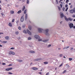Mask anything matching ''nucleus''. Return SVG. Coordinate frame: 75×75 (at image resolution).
Listing matches in <instances>:
<instances>
[{"instance_id":"obj_55","label":"nucleus","mask_w":75,"mask_h":75,"mask_svg":"<svg viewBox=\"0 0 75 75\" xmlns=\"http://www.w3.org/2000/svg\"><path fill=\"white\" fill-rule=\"evenodd\" d=\"M12 65V64H10L9 65H8L9 67H10V66H11Z\"/></svg>"},{"instance_id":"obj_47","label":"nucleus","mask_w":75,"mask_h":75,"mask_svg":"<svg viewBox=\"0 0 75 75\" xmlns=\"http://www.w3.org/2000/svg\"><path fill=\"white\" fill-rule=\"evenodd\" d=\"M60 6H61V8H62V4H60Z\"/></svg>"},{"instance_id":"obj_4","label":"nucleus","mask_w":75,"mask_h":75,"mask_svg":"<svg viewBox=\"0 0 75 75\" xmlns=\"http://www.w3.org/2000/svg\"><path fill=\"white\" fill-rule=\"evenodd\" d=\"M38 30L39 32L40 33H42V31H44V30L41 28H38Z\"/></svg>"},{"instance_id":"obj_8","label":"nucleus","mask_w":75,"mask_h":75,"mask_svg":"<svg viewBox=\"0 0 75 75\" xmlns=\"http://www.w3.org/2000/svg\"><path fill=\"white\" fill-rule=\"evenodd\" d=\"M32 69L33 70H34L35 71H37V70H38V68L37 67H33Z\"/></svg>"},{"instance_id":"obj_46","label":"nucleus","mask_w":75,"mask_h":75,"mask_svg":"<svg viewBox=\"0 0 75 75\" xmlns=\"http://www.w3.org/2000/svg\"><path fill=\"white\" fill-rule=\"evenodd\" d=\"M68 2H69V0H66V3H67Z\"/></svg>"},{"instance_id":"obj_16","label":"nucleus","mask_w":75,"mask_h":75,"mask_svg":"<svg viewBox=\"0 0 75 75\" xmlns=\"http://www.w3.org/2000/svg\"><path fill=\"white\" fill-rule=\"evenodd\" d=\"M5 38L6 40H9V37L8 36H6L5 37Z\"/></svg>"},{"instance_id":"obj_43","label":"nucleus","mask_w":75,"mask_h":75,"mask_svg":"<svg viewBox=\"0 0 75 75\" xmlns=\"http://www.w3.org/2000/svg\"><path fill=\"white\" fill-rule=\"evenodd\" d=\"M42 41V39H38V41Z\"/></svg>"},{"instance_id":"obj_44","label":"nucleus","mask_w":75,"mask_h":75,"mask_svg":"<svg viewBox=\"0 0 75 75\" xmlns=\"http://www.w3.org/2000/svg\"><path fill=\"white\" fill-rule=\"evenodd\" d=\"M11 50H14V47H11L10 48Z\"/></svg>"},{"instance_id":"obj_54","label":"nucleus","mask_w":75,"mask_h":75,"mask_svg":"<svg viewBox=\"0 0 75 75\" xmlns=\"http://www.w3.org/2000/svg\"><path fill=\"white\" fill-rule=\"evenodd\" d=\"M62 10H63V11H64L65 10V8L64 7H63L62 8Z\"/></svg>"},{"instance_id":"obj_3","label":"nucleus","mask_w":75,"mask_h":75,"mask_svg":"<svg viewBox=\"0 0 75 75\" xmlns=\"http://www.w3.org/2000/svg\"><path fill=\"white\" fill-rule=\"evenodd\" d=\"M69 26L70 27V28H72L74 27V24L72 23L69 24Z\"/></svg>"},{"instance_id":"obj_32","label":"nucleus","mask_w":75,"mask_h":75,"mask_svg":"<svg viewBox=\"0 0 75 75\" xmlns=\"http://www.w3.org/2000/svg\"><path fill=\"white\" fill-rule=\"evenodd\" d=\"M56 2L57 4H58V0H56Z\"/></svg>"},{"instance_id":"obj_28","label":"nucleus","mask_w":75,"mask_h":75,"mask_svg":"<svg viewBox=\"0 0 75 75\" xmlns=\"http://www.w3.org/2000/svg\"><path fill=\"white\" fill-rule=\"evenodd\" d=\"M67 72V71L66 70H64L63 72H62V74H65V72Z\"/></svg>"},{"instance_id":"obj_10","label":"nucleus","mask_w":75,"mask_h":75,"mask_svg":"<svg viewBox=\"0 0 75 75\" xmlns=\"http://www.w3.org/2000/svg\"><path fill=\"white\" fill-rule=\"evenodd\" d=\"M12 69H13V68H8V69H6V71H10V70H11Z\"/></svg>"},{"instance_id":"obj_48","label":"nucleus","mask_w":75,"mask_h":75,"mask_svg":"<svg viewBox=\"0 0 75 75\" xmlns=\"http://www.w3.org/2000/svg\"><path fill=\"white\" fill-rule=\"evenodd\" d=\"M51 45H49L47 46V47H51Z\"/></svg>"},{"instance_id":"obj_33","label":"nucleus","mask_w":75,"mask_h":75,"mask_svg":"<svg viewBox=\"0 0 75 75\" xmlns=\"http://www.w3.org/2000/svg\"><path fill=\"white\" fill-rule=\"evenodd\" d=\"M29 3H30V1H29V0H27V4H29Z\"/></svg>"},{"instance_id":"obj_60","label":"nucleus","mask_w":75,"mask_h":75,"mask_svg":"<svg viewBox=\"0 0 75 75\" xmlns=\"http://www.w3.org/2000/svg\"><path fill=\"white\" fill-rule=\"evenodd\" d=\"M18 40H20V37H19L18 38Z\"/></svg>"},{"instance_id":"obj_20","label":"nucleus","mask_w":75,"mask_h":75,"mask_svg":"<svg viewBox=\"0 0 75 75\" xmlns=\"http://www.w3.org/2000/svg\"><path fill=\"white\" fill-rule=\"evenodd\" d=\"M28 28L30 30H31V26L29 25Z\"/></svg>"},{"instance_id":"obj_45","label":"nucleus","mask_w":75,"mask_h":75,"mask_svg":"<svg viewBox=\"0 0 75 75\" xmlns=\"http://www.w3.org/2000/svg\"><path fill=\"white\" fill-rule=\"evenodd\" d=\"M69 48V46H68L66 47V49H68V48Z\"/></svg>"},{"instance_id":"obj_36","label":"nucleus","mask_w":75,"mask_h":75,"mask_svg":"<svg viewBox=\"0 0 75 75\" xmlns=\"http://www.w3.org/2000/svg\"><path fill=\"white\" fill-rule=\"evenodd\" d=\"M8 74H10V75H12V74H13V73L9 72L8 73Z\"/></svg>"},{"instance_id":"obj_5","label":"nucleus","mask_w":75,"mask_h":75,"mask_svg":"<svg viewBox=\"0 0 75 75\" xmlns=\"http://www.w3.org/2000/svg\"><path fill=\"white\" fill-rule=\"evenodd\" d=\"M75 8H74L73 9H72L71 10H70L69 11L70 13H71V14H72L74 13H75Z\"/></svg>"},{"instance_id":"obj_56","label":"nucleus","mask_w":75,"mask_h":75,"mask_svg":"<svg viewBox=\"0 0 75 75\" xmlns=\"http://www.w3.org/2000/svg\"><path fill=\"white\" fill-rule=\"evenodd\" d=\"M72 8V5H71L70 6V8Z\"/></svg>"},{"instance_id":"obj_40","label":"nucleus","mask_w":75,"mask_h":75,"mask_svg":"<svg viewBox=\"0 0 75 75\" xmlns=\"http://www.w3.org/2000/svg\"><path fill=\"white\" fill-rule=\"evenodd\" d=\"M18 29L19 30H21V27H20V26H19L18 27Z\"/></svg>"},{"instance_id":"obj_49","label":"nucleus","mask_w":75,"mask_h":75,"mask_svg":"<svg viewBox=\"0 0 75 75\" xmlns=\"http://www.w3.org/2000/svg\"><path fill=\"white\" fill-rule=\"evenodd\" d=\"M65 7L66 8L68 7V5L66 4L65 6Z\"/></svg>"},{"instance_id":"obj_41","label":"nucleus","mask_w":75,"mask_h":75,"mask_svg":"<svg viewBox=\"0 0 75 75\" xmlns=\"http://www.w3.org/2000/svg\"><path fill=\"white\" fill-rule=\"evenodd\" d=\"M2 64L3 65H6V63H2Z\"/></svg>"},{"instance_id":"obj_50","label":"nucleus","mask_w":75,"mask_h":75,"mask_svg":"<svg viewBox=\"0 0 75 75\" xmlns=\"http://www.w3.org/2000/svg\"><path fill=\"white\" fill-rule=\"evenodd\" d=\"M62 65V64L59 65V67H61Z\"/></svg>"},{"instance_id":"obj_21","label":"nucleus","mask_w":75,"mask_h":75,"mask_svg":"<svg viewBox=\"0 0 75 75\" xmlns=\"http://www.w3.org/2000/svg\"><path fill=\"white\" fill-rule=\"evenodd\" d=\"M14 13V11H10V13L11 14H13Z\"/></svg>"},{"instance_id":"obj_37","label":"nucleus","mask_w":75,"mask_h":75,"mask_svg":"<svg viewBox=\"0 0 75 75\" xmlns=\"http://www.w3.org/2000/svg\"><path fill=\"white\" fill-rule=\"evenodd\" d=\"M12 55H15V53L14 52H12Z\"/></svg>"},{"instance_id":"obj_15","label":"nucleus","mask_w":75,"mask_h":75,"mask_svg":"<svg viewBox=\"0 0 75 75\" xmlns=\"http://www.w3.org/2000/svg\"><path fill=\"white\" fill-rule=\"evenodd\" d=\"M28 17V15H27V14H26L25 15V20H26L27 19Z\"/></svg>"},{"instance_id":"obj_17","label":"nucleus","mask_w":75,"mask_h":75,"mask_svg":"<svg viewBox=\"0 0 75 75\" xmlns=\"http://www.w3.org/2000/svg\"><path fill=\"white\" fill-rule=\"evenodd\" d=\"M8 25L9 27H12V24H11V23H9Z\"/></svg>"},{"instance_id":"obj_53","label":"nucleus","mask_w":75,"mask_h":75,"mask_svg":"<svg viewBox=\"0 0 75 75\" xmlns=\"http://www.w3.org/2000/svg\"><path fill=\"white\" fill-rule=\"evenodd\" d=\"M73 49H74V48L73 47H72L70 49V50H73Z\"/></svg>"},{"instance_id":"obj_51","label":"nucleus","mask_w":75,"mask_h":75,"mask_svg":"<svg viewBox=\"0 0 75 75\" xmlns=\"http://www.w3.org/2000/svg\"><path fill=\"white\" fill-rule=\"evenodd\" d=\"M72 17L73 18L75 17V15H72Z\"/></svg>"},{"instance_id":"obj_19","label":"nucleus","mask_w":75,"mask_h":75,"mask_svg":"<svg viewBox=\"0 0 75 75\" xmlns=\"http://www.w3.org/2000/svg\"><path fill=\"white\" fill-rule=\"evenodd\" d=\"M7 42L6 41H2L1 43H3V44H5V43H7Z\"/></svg>"},{"instance_id":"obj_23","label":"nucleus","mask_w":75,"mask_h":75,"mask_svg":"<svg viewBox=\"0 0 75 75\" xmlns=\"http://www.w3.org/2000/svg\"><path fill=\"white\" fill-rule=\"evenodd\" d=\"M66 68H69V65H68V64H67L66 65Z\"/></svg>"},{"instance_id":"obj_59","label":"nucleus","mask_w":75,"mask_h":75,"mask_svg":"<svg viewBox=\"0 0 75 75\" xmlns=\"http://www.w3.org/2000/svg\"><path fill=\"white\" fill-rule=\"evenodd\" d=\"M49 75V73H47L46 74V75Z\"/></svg>"},{"instance_id":"obj_14","label":"nucleus","mask_w":75,"mask_h":75,"mask_svg":"<svg viewBox=\"0 0 75 75\" xmlns=\"http://www.w3.org/2000/svg\"><path fill=\"white\" fill-rule=\"evenodd\" d=\"M21 22H23V21H24V17L23 16H22L21 17Z\"/></svg>"},{"instance_id":"obj_30","label":"nucleus","mask_w":75,"mask_h":75,"mask_svg":"<svg viewBox=\"0 0 75 75\" xmlns=\"http://www.w3.org/2000/svg\"><path fill=\"white\" fill-rule=\"evenodd\" d=\"M23 32L24 33H25V34H27V32L26 31V30H24L23 31Z\"/></svg>"},{"instance_id":"obj_18","label":"nucleus","mask_w":75,"mask_h":75,"mask_svg":"<svg viewBox=\"0 0 75 75\" xmlns=\"http://www.w3.org/2000/svg\"><path fill=\"white\" fill-rule=\"evenodd\" d=\"M25 6H23V7L22 8L23 11H24V10H25Z\"/></svg>"},{"instance_id":"obj_1","label":"nucleus","mask_w":75,"mask_h":75,"mask_svg":"<svg viewBox=\"0 0 75 75\" xmlns=\"http://www.w3.org/2000/svg\"><path fill=\"white\" fill-rule=\"evenodd\" d=\"M64 18L66 21H68L69 20V21H72V20H73V19H72V18H71V17H69L68 18H67V16H64Z\"/></svg>"},{"instance_id":"obj_13","label":"nucleus","mask_w":75,"mask_h":75,"mask_svg":"<svg viewBox=\"0 0 75 75\" xmlns=\"http://www.w3.org/2000/svg\"><path fill=\"white\" fill-rule=\"evenodd\" d=\"M49 39H47V40H42L43 42H47L48 41Z\"/></svg>"},{"instance_id":"obj_27","label":"nucleus","mask_w":75,"mask_h":75,"mask_svg":"<svg viewBox=\"0 0 75 75\" xmlns=\"http://www.w3.org/2000/svg\"><path fill=\"white\" fill-rule=\"evenodd\" d=\"M8 54H9V55H11L12 51H10L9 52Z\"/></svg>"},{"instance_id":"obj_26","label":"nucleus","mask_w":75,"mask_h":75,"mask_svg":"<svg viewBox=\"0 0 75 75\" xmlns=\"http://www.w3.org/2000/svg\"><path fill=\"white\" fill-rule=\"evenodd\" d=\"M44 64H48V62H44Z\"/></svg>"},{"instance_id":"obj_6","label":"nucleus","mask_w":75,"mask_h":75,"mask_svg":"<svg viewBox=\"0 0 75 75\" xmlns=\"http://www.w3.org/2000/svg\"><path fill=\"white\" fill-rule=\"evenodd\" d=\"M34 37L36 39H40V36L38 35H35Z\"/></svg>"},{"instance_id":"obj_25","label":"nucleus","mask_w":75,"mask_h":75,"mask_svg":"<svg viewBox=\"0 0 75 75\" xmlns=\"http://www.w3.org/2000/svg\"><path fill=\"white\" fill-rule=\"evenodd\" d=\"M21 10H20L19 11H18V12H17V13L18 14H20V13H21Z\"/></svg>"},{"instance_id":"obj_34","label":"nucleus","mask_w":75,"mask_h":75,"mask_svg":"<svg viewBox=\"0 0 75 75\" xmlns=\"http://www.w3.org/2000/svg\"><path fill=\"white\" fill-rule=\"evenodd\" d=\"M31 38L30 37H29V38H28V40H31Z\"/></svg>"},{"instance_id":"obj_63","label":"nucleus","mask_w":75,"mask_h":75,"mask_svg":"<svg viewBox=\"0 0 75 75\" xmlns=\"http://www.w3.org/2000/svg\"><path fill=\"white\" fill-rule=\"evenodd\" d=\"M73 28H74V29H75V26H73Z\"/></svg>"},{"instance_id":"obj_22","label":"nucleus","mask_w":75,"mask_h":75,"mask_svg":"<svg viewBox=\"0 0 75 75\" xmlns=\"http://www.w3.org/2000/svg\"><path fill=\"white\" fill-rule=\"evenodd\" d=\"M29 52H30V53H35V51H31Z\"/></svg>"},{"instance_id":"obj_57","label":"nucleus","mask_w":75,"mask_h":75,"mask_svg":"<svg viewBox=\"0 0 75 75\" xmlns=\"http://www.w3.org/2000/svg\"><path fill=\"white\" fill-rule=\"evenodd\" d=\"M33 64V63L31 62L30 64V65H32V64Z\"/></svg>"},{"instance_id":"obj_11","label":"nucleus","mask_w":75,"mask_h":75,"mask_svg":"<svg viewBox=\"0 0 75 75\" xmlns=\"http://www.w3.org/2000/svg\"><path fill=\"white\" fill-rule=\"evenodd\" d=\"M60 16L61 18H63L64 17H65V16H64V13H61Z\"/></svg>"},{"instance_id":"obj_64","label":"nucleus","mask_w":75,"mask_h":75,"mask_svg":"<svg viewBox=\"0 0 75 75\" xmlns=\"http://www.w3.org/2000/svg\"><path fill=\"white\" fill-rule=\"evenodd\" d=\"M39 74H41V72H39Z\"/></svg>"},{"instance_id":"obj_7","label":"nucleus","mask_w":75,"mask_h":75,"mask_svg":"<svg viewBox=\"0 0 75 75\" xmlns=\"http://www.w3.org/2000/svg\"><path fill=\"white\" fill-rule=\"evenodd\" d=\"M41 60V58H38L36 59H35L34 60V61H40V60Z\"/></svg>"},{"instance_id":"obj_38","label":"nucleus","mask_w":75,"mask_h":75,"mask_svg":"<svg viewBox=\"0 0 75 75\" xmlns=\"http://www.w3.org/2000/svg\"><path fill=\"white\" fill-rule=\"evenodd\" d=\"M59 57H62V56H63V55L62 54H60L59 55Z\"/></svg>"},{"instance_id":"obj_52","label":"nucleus","mask_w":75,"mask_h":75,"mask_svg":"<svg viewBox=\"0 0 75 75\" xmlns=\"http://www.w3.org/2000/svg\"><path fill=\"white\" fill-rule=\"evenodd\" d=\"M12 22H14V19H13L12 20Z\"/></svg>"},{"instance_id":"obj_58","label":"nucleus","mask_w":75,"mask_h":75,"mask_svg":"<svg viewBox=\"0 0 75 75\" xmlns=\"http://www.w3.org/2000/svg\"><path fill=\"white\" fill-rule=\"evenodd\" d=\"M3 47V46L1 45H0V47Z\"/></svg>"},{"instance_id":"obj_39","label":"nucleus","mask_w":75,"mask_h":75,"mask_svg":"<svg viewBox=\"0 0 75 75\" xmlns=\"http://www.w3.org/2000/svg\"><path fill=\"white\" fill-rule=\"evenodd\" d=\"M15 33L16 34H18V31H17V32H16V33Z\"/></svg>"},{"instance_id":"obj_35","label":"nucleus","mask_w":75,"mask_h":75,"mask_svg":"<svg viewBox=\"0 0 75 75\" xmlns=\"http://www.w3.org/2000/svg\"><path fill=\"white\" fill-rule=\"evenodd\" d=\"M73 59L72 58H69V60L70 61H72V60Z\"/></svg>"},{"instance_id":"obj_62","label":"nucleus","mask_w":75,"mask_h":75,"mask_svg":"<svg viewBox=\"0 0 75 75\" xmlns=\"http://www.w3.org/2000/svg\"><path fill=\"white\" fill-rule=\"evenodd\" d=\"M7 6H8V7H9V6H10V5H9V4H8V5H7Z\"/></svg>"},{"instance_id":"obj_12","label":"nucleus","mask_w":75,"mask_h":75,"mask_svg":"<svg viewBox=\"0 0 75 75\" xmlns=\"http://www.w3.org/2000/svg\"><path fill=\"white\" fill-rule=\"evenodd\" d=\"M27 33H28L29 35H31V32L30 31V30H27Z\"/></svg>"},{"instance_id":"obj_29","label":"nucleus","mask_w":75,"mask_h":75,"mask_svg":"<svg viewBox=\"0 0 75 75\" xmlns=\"http://www.w3.org/2000/svg\"><path fill=\"white\" fill-rule=\"evenodd\" d=\"M27 12V10H25L24 11V14H26V13Z\"/></svg>"},{"instance_id":"obj_9","label":"nucleus","mask_w":75,"mask_h":75,"mask_svg":"<svg viewBox=\"0 0 75 75\" xmlns=\"http://www.w3.org/2000/svg\"><path fill=\"white\" fill-rule=\"evenodd\" d=\"M16 61H18L19 62H22L23 61V60H22L18 59H16Z\"/></svg>"},{"instance_id":"obj_61","label":"nucleus","mask_w":75,"mask_h":75,"mask_svg":"<svg viewBox=\"0 0 75 75\" xmlns=\"http://www.w3.org/2000/svg\"><path fill=\"white\" fill-rule=\"evenodd\" d=\"M1 15H2V16H3L4 15V14H3V13H1Z\"/></svg>"},{"instance_id":"obj_2","label":"nucleus","mask_w":75,"mask_h":75,"mask_svg":"<svg viewBox=\"0 0 75 75\" xmlns=\"http://www.w3.org/2000/svg\"><path fill=\"white\" fill-rule=\"evenodd\" d=\"M49 30L48 29H46L45 30V33L46 35H49V33H48V31Z\"/></svg>"},{"instance_id":"obj_31","label":"nucleus","mask_w":75,"mask_h":75,"mask_svg":"<svg viewBox=\"0 0 75 75\" xmlns=\"http://www.w3.org/2000/svg\"><path fill=\"white\" fill-rule=\"evenodd\" d=\"M58 9L59 11H60L61 10V8H60V7L59 6H58Z\"/></svg>"},{"instance_id":"obj_24","label":"nucleus","mask_w":75,"mask_h":75,"mask_svg":"<svg viewBox=\"0 0 75 75\" xmlns=\"http://www.w3.org/2000/svg\"><path fill=\"white\" fill-rule=\"evenodd\" d=\"M25 24H23L22 26V28H25Z\"/></svg>"},{"instance_id":"obj_42","label":"nucleus","mask_w":75,"mask_h":75,"mask_svg":"<svg viewBox=\"0 0 75 75\" xmlns=\"http://www.w3.org/2000/svg\"><path fill=\"white\" fill-rule=\"evenodd\" d=\"M68 9V7H67L65 10L66 11H67Z\"/></svg>"}]
</instances>
